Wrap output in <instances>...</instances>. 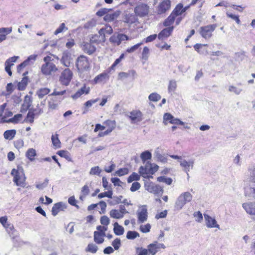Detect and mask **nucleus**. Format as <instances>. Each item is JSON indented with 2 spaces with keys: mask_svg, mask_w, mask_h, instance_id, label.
Masks as SVG:
<instances>
[{
  "mask_svg": "<svg viewBox=\"0 0 255 255\" xmlns=\"http://www.w3.org/2000/svg\"><path fill=\"white\" fill-rule=\"evenodd\" d=\"M145 189L150 193L158 194L163 192L161 187L152 182H148L145 184Z\"/></svg>",
  "mask_w": 255,
  "mask_h": 255,
  "instance_id": "9d476101",
  "label": "nucleus"
},
{
  "mask_svg": "<svg viewBox=\"0 0 255 255\" xmlns=\"http://www.w3.org/2000/svg\"><path fill=\"white\" fill-rule=\"evenodd\" d=\"M12 116V113L8 110H6L3 114H2V116H0L1 118L0 123H9L8 121V119H7V118L11 117Z\"/></svg>",
  "mask_w": 255,
  "mask_h": 255,
  "instance_id": "473e14b6",
  "label": "nucleus"
},
{
  "mask_svg": "<svg viewBox=\"0 0 255 255\" xmlns=\"http://www.w3.org/2000/svg\"><path fill=\"white\" fill-rule=\"evenodd\" d=\"M114 227V233L118 236L122 235L124 233V228L119 225L117 222L115 223Z\"/></svg>",
  "mask_w": 255,
  "mask_h": 255,
  "instance_id": "72a5a7b5",
  "label": "nucleus"
},
{
  "mask_svg": "<svg viewBox=\"0 0 255 255\" xmlns=\"http://www.w3.org/2000/svg\"><path fill=\"white\" fill-rule=\"evenodd\" d=\"M12 29L11 27L0 28V43L6 39V35L10 33Z\"/></svg>",
  "mask_w": 255,
  "mask_h": 255,
  "instance_id": "b1692460",
  "label": "nucleus"
},
{
  "mask_svg": "<svg viewBox=\"0 0 255 255\" xmlns=\"http://www.w3.org/2000/svg\"><path fill=\"white\" fill-rule=\"evenodd\" d=\"M110 215L112 218L115 219H121L124 217L121 212L116 209L112 210L110 212Z\"/></svg>",
  "mask_w": 255,
  "mask_h": 255,
  "instance_id": "4c0bfd02",
  "label": "nucleus"
},
{
  "mask_svg": "<svg viewBox=\"0 0 255 255\" xmlns=\"http://www.w3.org/2000/svg\"><path fill=\"white\" fill-rule=\"evenodd\" d=\"M37 55L33 54L30 55L25 61L18 65L17 67V71L18 73H21L22 69L26 66L32 64L36 60Z\"/></svg>",
  "mask_w": 255,
  "mask_h": 255,
  "instance_id": "f8f14e48",
  "label": "nucleus"
},
{
  "mask_svg": "<svg viewBox=\"0 0 255 255\" xmlns=\"http://www.w3.org/2000/svg\"><path fill=\"white\" fill-rule=\"evenodd\" d=\"M0 223L6 229L8 234H10L14 230V227L12 224L7 222V217L3 216L0 218Z\"/></svg>",
  "mask_w": 255,
  "mask_h": 255,
  "instance_id": "aec40b11",
  "label": "nucleus"
},
{
  "mask_svg": "<svg viewBox=\"0 0 255 255\" xmlns=\"http://www.w3.org/2000/svg\"><path fill=\"white\" fill-rule=\"evenodd\" d=\"M226 14L228 17L231 18L233 20H235L238 24H241V21L238 15L234 14L229 12H227Z\"/></svg>",
  "mask_w": 255,
  "mask_h": 255,
  "instance_id": "6e6d98bb",
  "label": "nucleus"
},
{
  "mask_svg": "<svg viewBox=\"0 0 255 255\" xmlns=\"http://www.w3.org/2000/svg\"><path fill=\"white\" fill-rule=\"evenodd\" d=\"M128 170L127 168H120L116 172V174L119 176H122L128 173Z\"/></svg>",
  "mask_w": 255,
  "mask_h": 255,
  "instance_id": "052dcab7",
  "label": "nucleus"
},
{
  "mask_svg": "<svg viewBox=\"0 0 255 255\" xmlns=\"http://www.w3.org/2000/svg\"><path fill=\"white\" fill-rule=\"evenodd\" d=\"M22 116L20 114L15 115L13 118L8 119V121L9 123H17L22 118Z\"/></svg>",
  "mask_w": 255,
  "mask_h": 255,
  "instance_id": "0e129e2a",
  "label": "nucleus"
},
{
  "mask_svg": "<svg viewBox=\"0 0 255 255\" xmlns=\"http://www.w3.org/2000/svg\"><path fill=\"white\" fill-rule=\"evenodd\" d=\"M136 251L138 255H149L147 249L138 247L136 249Z\"/></svg>",
  "mask_w": 255,
  "mask_h": 255,
  "instance_id": "bf43d9fd",
  "label": "nucleus"
},
{
  "mask_svg": "<svg viewBox=\"0 0 255 255\" xmlns=\"http://www.w3.org/2000/svg\"><path fill=\"white\" fill-rule=\"evenodd\" d=\"M112 245L114 247L115 250H118L121 245V240L116 238L112 243Z\"/></svg>",
  "mask_w": 255,
  "mask_h": 255,
  "instance_id": "e2e57ef3",
  "label": "nucleus"
},
{
  "mask_svg": "<svg viewBox=\"0 0 255 255\" xmlns=\"http://www.w3.org/2000/svg\"><path fill=\"white\" fill-rule=\"evenodd\" d=\"M176 16L174 13L171 14L168 17V18L165 20L164 25L165 26H168L171 25L174 22Z\"/></svg>",
  "mask_w": 255,
  "mask_h": 255,
  "instance_id": "37998d69",
  "label": "nucleus"
},
{
  "mask_svg": "<svg viewBox=\"0 0 255 255\" xmlns=\"http://www.w3.org/2000/svg\"><path fill=\"white\" fill-rule=\"evenodd\" d=\"M81 46L83 51L89 55L93 53L96 50L95 46L91 43L83 42Z\"/></svg>",
  "mask_w": 255,
  "mask_h": 255,
  "instance_id": "4be33fe9",
  "label": "nucleus"
},
{
  "mask_svg": "<svg viewBox=\"0 0 255 255\" xmlns=\"http://www.w3.org/2000/svg\"><path fill=\"white\" fill-rule=\"evenodd\" d=\"M16 131L15 129L7 130L3 133L4 138L7 140H12L16 134Z\"/></svg>",
  "mask_w": 255,
  "mask_h": 255,
  "instance_id": "c756f323",
  "label": "nucleus"
},
{
  "mask_svg": "<svg viewBox=\"0 0 255 255\" xmlns=\"http://www.w3.org/2000/svg\"><path fill=\"white\" fill-rule=\"evenodd\" d=\"M129 9V10H130ZM137 20L136 16L133 13H130V10H126L125 11L123 16V21L128 24H131L135 23Z\"/></svg>",
  "mask_w": 255,
  "mask_h": 255,
  "instance_id": "ddd939ff",
  "label": "nucleus"
},
{
  "mask_svg": "<svg viewBox=\"0 0 255 255\" xmlns=\"http://www.w3.org/2000/svg\"><path fill=\"white\" fill-rule=\"evenodd\" d=\"M104 124H105L108 128L112 129H114L116 127V123L114 121L107 120L105 122Z\"/></svg>",
  "mask_w": 255,
  "mask_h": 255,
  "instance_id": "774afa93",
  "label": "nucleus"
},
{
  "mask_svg": "<svg viewBox=\"0 0 255 255\" xmlns=\"http://www.w3.org/2000/svg\"><path fill=\"white\" fill-rule=\"evenodd\" d=\"M112 195H113V191L112 190V188H110V190H108L107 192H105L103 193H100L98 195V198L99 199H101L102 198L107 197L109 198H112Z\"/></svg>",
  "mask_w": 255,
  "mask_h": 255,
  "instance_id": "c03bdc74",
  "label": "nucleus"
},
{
  "mask_svg": "<svg viewBox=\"0 0 255 255\" xmlns=\"http://www.w3.org/2000/svg\"><path fill=\"white\" fill-rule=\"evenodd\" d=\"M134 11L136 15L143 17L148 14L149 6L146 4L140 3L134 8Z\"/></svg>",
  "mask_w": 255,
  "mask_h": 255,
  "instance_id": "0eeeda50",
  "label": "nucleus"
},
{
  "mask_svg": "<svg viewBox=\"0 0 255 255\" xmlns=\"http://www.w3.org/2000/svg\"><path fill=\"white\" fill-rule=\"evenodd\" d=\"M171 2L169 0H163L158 5L157 8V12L158 14H162L165 13L170 8Z\"/></svg>",
  "mask_w": 255,
  "mask_h": 255,
  "instance_id": "a211bd4d",
  "label": "nucleus"
},
{
  "mask_svg": "<svg viewBox=\"0 0 255 255\" xmlns=\"http://www.w3.org/2000/svg\"><path fill=\"white\" fill-rule=\"evenodd\" d=\"M11 174L14 176L13 182L17 186H23L25 177L23 169L21 167H18L17 170L13 169Z\"/></svg>",
  "mask_w": 255,
  "mask_h": 255,
  "instance_id": "f03ea898",
  "label": "nucleus"
},
{
  "mask_svg": "<svg viewBox=\"0 0 255 255\" xmlns=\"http://www.w3.org/2000/svg\"><path fill=\"white\" fill-rule=\"evenodd\" d=\"M228 90L229 92L237 95L240 94L243 91L242 89L233 85L230 86Z\"/></svg>",
  "mask_w": 255,
  "mask_h": 255,
  "instance_id": "de8ad7c7",
  "label": "nucleus"
},
{
  "mask_svg": "<svg viewBox=\"0 0 255 255\" xmlns=\"http://www.w3.org/2000/svg\"><path fill=\"white\" fill-rule=\"evenodd\" d=\"M120 10H116L112 13H108L105 15L104 19L106 22H111L117 19L121 14Z\"/></svg>",
  "mask_w": 255,
  "mask_h": 255,
  "instance_id": "a878e982",
  "label": "nucleus"
},
{
  "mask_svg": "<svg viewBox=\"0 0 255 255\" xmlns=\"http://www.w3.org/2000/svg\"><path fill=\"white\" fill-rule=\"evenodd\" d=\"M127 238L129 240H133L139 237V234L136 231H129L127 234Z\"/></svg>",
  "mask_w": 255,
  "mask_h": 255,
  "instance_id": "49530a36",
  "label": "nucleus"
},
{
  "mask_svg": "<svg viewBox=\"0 0 255 255\" xmlns=\"http://www.w3.org/2000/svg\"><path fill=\"white\" fill-rule=\"evenodd\" d=\"M72 60V57L71 53L68 51L63 52L62 58L60 60L61 63L65 67H69L70 66Z\"/></svg>",
  "mask_w": 255,
  "mask_h": 255,
  "instance_id": "dca6fc26",
  "label": "nucleus"
},
{
  "mask_svg": "<svg viewBox=\"0 0 255 255\" xmlns=\"http://www.w3.org/2000/svg\"><path fill=\"white\" fill-rule=\"evenodd\" d=\"M90 87L87 86L86 84H84L80 89H79L74 95L71 96V98L74 100H76L84 94H88L90 93Z\"/></svg>",
  "mask_w": 255,
  "mask_h": 255,
  "instance_id": "2eb2a0df",
  "label": "nucleus"
},
{
  "mask_svg": "<svg viewBox=\"0 0 255 255\" xmlns=\"http://www.w3.org/2000/svg\"><path fill=\"white\" fill-rule=\"evenodd\" d=\"M176 81L175 80H170L168 86V91L169 93L174 92L177 88Z\"/></svg>",
  "mask_w": 255,
  "mask_h": 255,
  "instance_id": "79ce46f5",
  "label": "nucleus"
},
{
  "mask_svg": "<svg viewBox=\"0 0 255 255\" xmlns=\"http://www.w3.org/2000/svg\"><path fill=\"white\" fill-rule=\"evenodd\" d=\"M101 170L100 169L99 166H95L92 167L90 171V175H99L100 174Z\"/></svg>",
  "mask_w": 255,
  "mask_h": 255,
  "instance_id": "69168bd1",
  "label": "nucleus"
},
{
  "mask_svg": "<svg viewBox=\"0 0 255 255\" xmlns=\"http://www.w3.org/2000/svg\"><path fill=\"white\" fill-rule=\"evenodd\" d=\"M151 226L149 224H147L144 225H141L139 227L140 231L143 233H147L149 232Z\"/></svg>",
  "mask_w": 255,
  "mask_h": 255,
  "instance_id": "4d7b16f0",
  "label": "nucleus"
},
{
  "mask_svg": "<svg viewBox=\"0 0 255 255\" xmlns=\"http://www.w3.org/2000/svg\"><path fill=\"white\" fill-rule=\"evenodd\" d=\"M57 154L62 157L65 158L69 161H72V158L70 154L65 150H59L57 152Z\"/></svg>",
  "mask_w": 255,
  "mask_h": 255,
  "instance_id": "58836bf2",
  "label": "nucleus"
},
{
  "mask_svg": "<svg viewBox=\"0 0 255 255\" xmlns=\"http://www.w3.org/2000/svg\"><path fill=\"white\" fill-rule=\"evenodd\" d=\"M149 54V49L147 47H144L142 52V58L145 60L148 59Z\"/></svg>",
  "mask_w": 255,
  "mask_h": 255,
  "instance_id": "13d9d810",
  "label": "nucleus"
},
{
  "mask_svg": "<svg viewBox=\"0 0 255 255\" xmlns=\"http://www.w3.org/2000/svg\"><path fill=\"white\" fill-rule=\"evenodd\" d=\"M207 46V44H196L194 46V48L199 54L203 55H207L208 54V50L205 47Z\"/></svg>",
  "mask_w": 255,
  "mask_h": 255,
  "instance_id": "bb28decb",
  "label": "nucleus"
},
{
  "mask_svg": "<svg viewBox=\"0 0 255 255\" xmlns=\"http://www.w3.org/2000/svg\"><path fill=\"white\" fill-rule=\"evenodd\" d=\"M186 8H183L181 4H178L172 13L177 16L185 11Z\"/></svg>",
  "mask_w": 255,
  "mask_h": 255,
  "instance_id": "c9c22d12",
  "label": "nucleus"
},
{
  "mask_svg": "<svg viewBox=\"0 0 255 255\" xmlns=\"http://www.w3.org/2000/svg\"><path fill=\"white\" fill-rule=\"evenodd\" d=\"M173 30V27H169L163 29L158 35V38L162 40L165 38L169 36Z\"/></svg>",
  "mask_w": 255,
  "mask_h": 255,
  "instance_id": "5701e85b",
  "label": "nucleus"
},
{
  "mask_svg": "<svg viewBox=\"0 0 255 255\" xmlns=\"http://www.w3.org/2000/svg\"><path fill=\"white\" fill-rule=\"evenodd\" d=\"M137 223L141 224L145 222L147 220L148 213L146 206L139 207L136 212Z\"/></svg>",
  "mask_w": 255,
  "mask_h": 255,
  "instance_id": "423d86ee",
  "label": "nucleus"
},
{
  "mask_svg": "<svg viewBox=\"0 0 255 255\" xmlns=\"http://www.w3.org/2000/svg\"><path fill=\"white\" fill-rule=\"evenodd\" d=\"M143 44V42H140L137 43L130 48H128L127 49L126 51L128 53H132L136 50L139 47Z\"/></svg>",
  "mask_w": 255,
  "mask_h": 255,
  "instance_id": "680f3d73",
  "label": "nucleus"
},
{
  "mask_svg": "<svg viewBox=\"0 0 255 255\" xmlns=\"http://www.w3.org/2000/svg\"><path fill=\"white\" fill-rule=\"evenodd\" d=\"M34 111L36 112L34 113L33 112L29 111L27 114L25 122H29L30 123H33L34 122V116L35 115H40L43 113L42 109H38V112H37V110L35 109Z\"/></svg>",
  "mask_w": 255,
  "mask_h": 255,
  "instance_id": "393cba45",
  "label": "nucleus"
},
{
  "mask_svg": "<svg viewBox=\"0 0 255 255\" xmlns=\"http://www.w3.org/2000/svg\"><path fill=\"white\" fill-rule=\"evenodd\" d=\"M104 236H103L100 232L98 231H95L94 233V241L98 244H102L104 241L103 239V237Z\"/></svg>",
  "mask_w": 255,
  "mask_h": 255,
  "instance_id": "f704fd0d",
  "label": "nucleus"
},
{
  "mask_svg": "<svg viewBox=\"0 0 255 255\" xmlns=\"http://www.w3.org/2000/svg\"><path fill=\"white\" fill-rule=\"evenodd\" d=\"M48 181V179H45L43 182L37 184L36 187L38 189L42 190L47 186Z\"/></svg>",
  "mask_w": 255,
  "mask_h": 255,
  "instance_id": "338daca9",
  "label": "nucleus"
},
{
  "mask_svg": "<svg viewBox=\"0 0 255 255\" xmlns=\"http://www.w3.org/2000/svg\"><path fill=\"white\" fill-rule=\"evenodd\" d=\"M89 192L90 190L89 186L87 184L85 185L82 188L80 199L82 200L83 198H84L87 195L89 194Z\"/></svg>",
  "mask_w": 255,
  "mask_h": 255,
  "instance_id": "a19ab883",
  "label": "nucleus"
},
{
  "mask_svg": "<svg viewBox=\"0 0 255 255\" xmlns=\"http://www.w3.org/2000/svg\"><path fill=\"white\" fill-rule=\"evenodd\" d=\"M195 160L194 159H190L187 161L185 159H182V160H179L180 165L183 168V170L189 175L188 172L191 169H193Z\"/></svg>",
  "mask_w": 255,
  "mask_h": 255,
  "instance_id": "9b49d317",
  "label": "nucleus"
},
{
  "mask_svg": "<svg viewBox=\"0 0 255 255\" xmlns=\"http://www.w3.org/2000/svg\"><path fill=\"white\" fill-rule=\"evenodd\" d=\"M140 179V176L136 173H132L128 178V183H131L133 181H137Z\"/></svg>",
  "mask_w": 255,
  "mask_h": 255,
  "instance_id": "3c124183",
  "label": "nucleus"
},
{
  "mask_svg": "<svg viewBox=\"0 0 255 255\" xmlns=\"http://www.w3.org/2000/svg\"><path fill=\"white\" fill-rule=\"evenodd\" d=\"M151 153L148 150L142 152L140 154V158L143 161L151 158Z\"/></svg>",
  "mask_w": 255,
  "mask_h": 255,
  "instance_id": "09e8293b",
  "label": "nucleus"
},
{
  "mask_svg": "<svg viewBox=\"0 0 255 255\" xmlns=\"http://www.w3.org/2000/svg\"><path fill=\"white\" fill-rule=\"evenodd\" d=\"M242 207L248 214L255 215V202L244 203Z\"/></svg>",
  "mask_w": 255,
  "mask_h": 255,
  "instance_id": "412c9836",
  "label": "nucleus"
},
{
  "mask_svg": "<svg viewBox=\"0 0 255 255\" xmlns=\"http://www.w3.org/2000/svg\"><path fill=\"white\" fill-rule=\"evenodd\" d=\"M51 140L53 146L56 148H59L61 147V142L58 138V134H53L51 136Z\"/></svg>",
  "mask_w": 255,
  "mask_h": 255,
  "instance_id": "e433bc0d",
  "label": "nucleus"
},
{
  "mask_svg": "<svg viewBox=\"0 0 255 255\" xmlns=\"http://www.w3.org/2000/svg\"><path fill=\"white\" fill-rule=\"evenodd\" d=\"M76 67L79 73L89 69V62L87 57L81 55L76 60Z\"/></svg>",
  "mask_w": 255,
  "mask_h": 255,
  "instance_id": "7ed1b4c3",
  "label": "nucleus"
},
{
  "mask_svg": "<svg viewBox=\"0 0 255 255\" xmlns=\"http://www.w3.org/2000/svg\"><path fill=\"white\" fill-rule=\"evenodd\" d=\"M148 99L151 101L157 102L161 99V96L157 93H153L149 95Z\"/></svg>",
  "mask_w": 255,
  "mask_h": 255,
  "instance_id": "5fc2aeb1",
  "label": "nucleus"
},
{
  "mask_svg": "<svg viewBox=\"0 0 255 255\" xmlns=\"http://www.w3.org/2000/svg\"><path fill=\"white\" fill-rule=\"evenodd\" d=\"M73 72L69 68L65 69L60 74L59 81L64 86H68L73 78Z\"/></svg>",
  "mask_w": 255,
  "mask_h": 255,
  "instance_id": "20e7f679",
  "label": "nucleus"
},
{
  "mask_svg": "<svg viewBox=\"0 0 255 255\" xmlns=\"http://www.w3.org/2000/svg\"><path fill=\"white\" fill-rule=\"evenodd\" d=\"M67 208L66 204L63 202H58L55 204L51 210L52 214L53 216H56L58 213L61 211H64Z\"/></svg>",
  "mask_w": 255,
  "mask_h": 255,
  "instance_id": "6ab92c4d",
  "label": "nucleus"
},
{
  "mask_svg": "<svg viewBox=\"0 0 255 255\" xmlns=\"http://www.w3.org/2000/svg\"><path fill=\"white\" fill-rule=\"evenodd\" d=\"M246 196H253L255 198V184L250 185V187L247 188L245 191Z\"/></svg>",
  "mask_w": 255,
  "mask_h": 255,
  "instance_id": "7c9ffc66",
  "label": "nucleus"
},
{
  "mask_svg": "<svg viewBox=\"0 0 255 255\" xmlns=\"http://www.w3.org/2000/svg\"><path fill=\"white\" fill-rule=\"evenodd\" d=\"M31 104L32 100L31 97L28 95H26L22 105V109L24 111H27L30 107Z\"/></svg>",
  "mask_w": 255,
  "mask_h": 255,
  "instance_id": "cd10ccee",
  "label": "nucleus"
},
{
  "mask_svg": "<svg viewBox=\"0 0 255 255\" xmlns=\"http://www.w3.org/2000/svg\"><path fill=\"white\" fill-rule=\"evenodd\" d=\"M142 113L139 110H134L129 113V118L132 124L140 122L142 120Z\"/></svg>",
  "mask_w": 255,
  "mask_h": 255,
  "instance_id": "4468645a",
  "label": "nucleus"
},
{
  "mask_svg": "<svg viewBox=\"0 0 255 255\" xmlns=\"http://www.w3.org/2000/svg\"><path fill=\"white\" fill-rule=\"evenodd\" d=\"M58 69L53 63H47L42 65L41 71L45 75H51L53 72H56Z\"/></svg>",
  "mask_w": 255,
  "mask_h": 255,
  "instance_id": "6e6552de",
  "label": "nucleus"
},
{
  "mask_svg": "<svg viewBox=\"0 0 255 255\" xmlns=\"http://www.w3.org/2000/svg\"><path fill=\"white\" fill-rule=\"evenodd\" d=\"M161 248L164 249L165 248V245L156 241L148 245L147 249L149 255H155L158 250Z\"/></svg>",
  "mask_w": 255,
  "mask_h": 255,
  "instance_id": "1a4fd4ad",
  "label": "nucleus"
},
{
  "mask_svg": "<svg viewBox=\"0 0 255 255\" xmlns=\"http://www.w3.org/2000/svg\"><path fill=\"white\" fill-rule=\"evenodd\" d=\"M206 225L209 228H217L220 229L219 225L217 224L216 219L208 215L204 214Z\"/></svg>",
  "mask_w": 255,
  "mask_h": 255,
  "instance_id": "f3484780",
  "label": "nucleus"
},
{
  "mask_svg": "<svg viewBox=\"0 0 255 255\" xmlns=\"http://www.w3.org/2000/svg\"><path fill=\"white\" fill-rule=\"evenodd\" d=\"M157 181L160 182L165 183L167 185H171L172 180L171 178H167L165 176H160L157 178Z\"/></svg>",
  "mask_w": 255,
  "mask_h": 255,
  "instance_id": "603ef678",
  "label": "nucleus"
},
{
  "mask_svg": "<svg viewBox=\"0 0 255 255\" xmlns=\"http://www.w3.org/2000/svg\"><path fill=\"white\" fill-rule=\"evenodd\" d=\"M111 10V8H102L96 12V15L98 16L106 15Z\"/></svg>",
  "mask_w": 255,
  "mask_h": 255,
  "instance_id": "864d4df0",
  "label": "nucleus"
},
{
  "mask_svg": "<svg viewBox=\"0 0 255 255\" xmlns=\"http://www.w3.org/2000/svg\"><path fill=\"white\" fill-rule=\"evenodd\" d=\"M108 78V75L106 73H102L95 77L93 80L94 84H98L104 82Z\"/></svg>",
  "mask_w": 255,
  "mask_h": 255,
  "instance_id": "c85d7f7f",
  "label": "nucleus"
},
{
  "mask_svg": "<svg viewBox=\"0 0 255 255\" xmlns=\"http://www.w3.org/2000/svg\"><path fill=\"white\" fill-rule=\"evenodd\" d=\"M216 28V24H210L202 26L199 29L200 34L202 37L206 39H209L212 36V32Z\"/></svg>",
  "mask_w": 255,
  "mask_h": 255,
  "instance_id": "39448f33",
  "label": "nucleus"
},
{
  "mask_svg": "<svg viewBox=\"0 0 255 255\" xmlns=\"http://www.w3.org/2000/svg\"><path fill=\"white\" fill-rule=\"evenodd\" d=\"M98 250V247L96 245L94 244H89L86 249V251L87 252H89L90 253H92L93 254H95L97 252Z\"/></svg>",
  "mask_w": 255,
  "mask_h": 255,
  "instance_id": "8fccbe9b",
  "label": "nucleus"
},
{
  "mask_svg": "<svg viewBox=\"0 0 255 255\" xmlns=\"http://www.w3.org/2000/svg\"><path fill=\"white\" fill-rule=\"evenodd\" d=\"M193 199L192 195L189 192H184L182 193L177 198L175 208L177 210H181L184 205L187 203L190 202Z\"/></svg>",
  "mask_w": 255,
  "mask_h": 255,
  "instance_id": "f257e3e1",
  "label": "nucleus"
},
{
  "mask_svg": "<svg viewBox=\"0 0 255 255\" xmlns=\"http://www.w3.org/2000/svg\"><path fill=\"white\" fill-rule=\"evenodd\" d=\"M28 79L27 77H24L22 78L21 82L18 83L17 87L19 90H23L27 84Z\"/></svg>",
  "mask_w": 255,
  "mask_h": 255,
  "instance_id": "a18cd8bd",
  "label": "nucleus"
},
{
  "mask_svg": "<svg viewBox=\"0 0 255 255\" xmlns=\"http://www.w3.org/2000/svg\"><path fill=\"white\" fill-rule=\"evenodd\" d=\"M26 157L31 161L34 160V157L36 155V152L34 148H29L26 152Z\"/></svg>",
  "mask_w": 255,
  "mask_h": 255,
  "instance_id": "2f4dec72",
  "label": "nucleus"
},
{
  "mask_svg": "<svg viewBox=\"0 0 255 255\" xmlns=\"http://www.w3.org/2000/svg\"><path fill=\"white\" fill-rule=\"evenodd\" d=\"M50 90L48 88H41L37 91L36 94L38 96L39 98H42L45 95H47Z\"/></svg>",
  "mask_w": 255,
  "mask_h": 255,
  "instance_id": "ea45409f",
  "label": "nucleus"
}]
</instances>
